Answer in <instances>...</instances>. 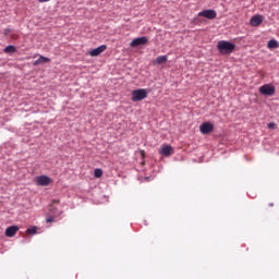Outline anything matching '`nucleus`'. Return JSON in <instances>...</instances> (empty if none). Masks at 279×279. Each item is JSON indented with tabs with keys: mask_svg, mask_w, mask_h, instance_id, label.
I'll return each instance as SVG.
<instances>
[{
	"mask_svg": "<svg viewBox=\"0 0 279 279\" xmlns=\"http://www.w3.org/2000/svg\"><path fill=\"white\" fill-rule=\"evenodd\" d=\"M217 49L223 56H226L228 53H232V51H234V49H236V46L230 41L220 40V41H218Z\"/></svg>",
	"mask_w": 279,
	"mask_h": 279,
	"instance_id": "1",
	"label": "nucleus"
},
{
	"mask_svg": "<svg viewBox=\"0 0 279 279\" xmlns=\"http://www.w3.org/2000/svg\"><path fill=\"white\" fill-rule=\"evenodd\" d=\"M259 94L265 97H274L276 95V87L271 84H265L259 87Z\"/></svg>",
	"mask_w": 279,
	"mask_h": 279,
	"instance_id": "2",
	"label": "nucleus"
},
{
	"mask_svg": "<svg viewBox=\"0 0 279 279\" xmlns=\"http://www.w3.org/2000/svg\"><path fill=\"white\" fill-rule=\"evenodd\" d=\"M132 101H143L147 99V89H135L132 92Z\"/></svg>",
	"mask_w": 279,
	"mask_h": 279,
	"instance_id": "3",
	"label": "nucleus"
},
{
	"mask_svg": "<svg viewBox=\"0 0 279 279\" xmlns=\"http://www.w3.org/2000/svg\"><path fill=\"white\" fill-rule=\"evenodd\" d=\"M198 16H204V19L213 21V19H217V11L213 9L204 10L198 13Z\"/></svg>",
	"mask_w": 279,
	"mask_h": 279,
	"instance_id": "4",
	"label": "nucleus"
},
{
	"mask_svg": "<svg viewBox=\"0 0 279 279\" xmlns=\"http://www.w3.org/2000/svg\"><path fill=\"white\" fill-rule=\"evenodd\" d=\"M215 130V124L210 122H204L199 126V132L203 134H210Z\"/></svg>",
	"mask_w": 279,
	"mask_h": 279,
	"instance_id": "5",
	"label": "nucleus"
},
{
	"mask_svg": "<svg viewBox=\"0 0 279 279\" xmlns=\"http://www.w3.org/2000/svg\"><path fill=\"white\" fill-rule=\"evenodd\" d=\"M147 43H149V38L145 36L137 37L131 41L130 47H141V45H147Z\"/></svg>",
	"mask_w": 279,
	"mask_h": 279,
	"instance_id": "6",
	"label": "nucleus"
},
{
	"mask_svg": "<svg viewBox=\"0 0 279 279\" xmlns=\"http://www.w3.org/2000/svg\"><path fill=\"white\" fill-rule=\"evenodd\" d=\"M36 182L38 186H49L51 178L47 175H40L36 178Z\"/></svg>",
	"mask_w": 279,
	"mask_h": 279,
	"instance_id": "7",
	"label": "nucleus"
},
{
	"mask_svg": "<svg viewBox=\"0 0 279 279\" xmlns=\"http://www.w3.org/2000/svg\"><path fill=\"white\" fill-rule=\"evenodd\" d=\"M106 49H108V47L106 45H101L98 48L90 50L89 56H92V58H97V56H101Z\"/></svg>",
	"mask_w": 279,
	"mask_h": 279,
	"instance_id": "8",
	"label": "nucleus"
},
{
	"mask_svg": "<svg viewBox=\"0 0 279 279\" xmlns=\"http://www.w3.org/2000/svg\"><path fill=\"white\" fill-rule=\"evenodd\" d=\"M16 232H19V227L11 226L5 229L4 234H5V236H9L10 239H12V236H14L16 234Z\"/></svg>",
	"mask_w": 279,
	"mask_h": 279,
	"instance_id": "9",
	"label": "nucleus"
},
{
	"mask_svg": "<svg viewBox=\"0 0 279 279\" xmlns=\"http://www.w3.org/2000/svg\"><path fill=\"white\" fill-rule=\"evenodd\" d=\"M159 154L161 156H171V154H173V147H171V145H165L160 148Z\"/></svg>",
	"mask_w": 279,
	"mask_h": 279,
	"instance_id": "10",
	"label": "nucleus"
},
{
	"mask_svg": "<svg viewBox=\"0 0 279 279\" xmlns=\"http://www.w3.org/2000/svg\"><path fill=\"white\" fill-rule=\"evenodd\" d=\"M260 23H263V16H260V15H254L251 19L252 27H258V25H260Z\"/></svg>",
	"mask_w": 279,
	"mask_h": 279,
	"instance_id": "11",
	"label": "nucleus"
},
{
	"mask_svg": "<svg viewBox=\"0 0 279 279\" xmlns=\"http://www.w3.org/2000/svg\"><path fill=\"white\" fill-rule=\"evenodd\" d=\"M47 62H51V59L40 56L38 60L34 61V66H38V64H47Z\"/></svg>",
	"mask_w": 279,
	"mask_h": 279,
	"instance_id": "12",
	"label": "nucleus"
},
{
	"mask_svg": "<svg viewBox=\"0 0 279 279\" xmlns=\"http://www.w3.org/2000/svg\"><path fill=\"white\" fill-rule=\"evenodd\" d=\"M168 58L167 56H159L154 61L155 64H165L167 62Z\"/></svg>",
	"mask_w": 279,
	"mask_h": 279,
	"instance_id": "13",
	"label": "nucleus"
},
{
	"mask_svg": "<svg viewBox=\"0 0 279 279\" xmlns=\"http://www.w3.org/2000/svg\"><path fill=\"white\" fill-rule=\"evenodd\" d=\"M268 49H278L279 47V44L277 40L275 39H271L268 41V45H267Z\"/></svg>",
	"mask_w": 279,
	"mask_h": 279,
	"instance_id": "14",
	"label": "nucleus"
},
{
	"mask_svg": "<svg viewBox=\"0 0 279 279\" xmlns=\"http://www.w3.org/2000/svg\"><path fill=\"white\" fill-rule=\"evenodd\" d=\"M16 51V47L10 45L4 48V53H14Z\"/></svg>",
	"mask_w": 279,
	"mask_h": 279,
	"instance_id": "15",
	"label": "nucleus"
},
{
	"mask_svg": "<svg viewBox=\"0 0 279 279\" xmlns=\"http://www.w3.org/2000/svg\"><path fill=\"white\" fill-rule=\"evenodd\" d=\"M94 175H95V178H101V175H104V170H101L99 168L95 169Z\"/></svg>",
	"mask_w": 279,
	"mask_h": 279,
	"instance_id": "16",
	"label": "nucleus"
},
{
	"mask_svg": "<svg viewBox=\"0 0 279 279\" xmlns=\"http://www.w3.org/2000/svg\"><path fill=\"white\" fill-rule=\"evenodd\" d=\"M37 230H38V229H37L36 227H32V228H29V229L26 230V233H27V234H36Z\"/></svg>",
	"mask_w": 279,
	"mask_h": 279,
	"instance_id": "17",
	"label": "nucleus"
},
{
	"mask_svg": "<svg viewBox=\"0 0 279 279\" xmlns=\"http://www.w3.org/2000/svg\"><path fill=\"white\" fill-rule=\"evenodd\" d=\"M12 40H19V35L16 33H11Z\"/></svg>",
	"mask_w": 279,
	"mask_h": 279,
	"instance_id": "18",
	"label": "nucleus"
},
{
	"mask_svg": "<svg viewBox=\"0 0 279 279\" xmlns=\"http://www.w3.org/2000/svg\"><path fill=\"white\" fill-rule=\"evenodd\" d=\"M268 130H276V123L274 122L268 123Z\"/></svg>",
	"mask_w": 279,
	"mask_h": 279,
	"instance_id": "19",
	"label": "nucleus"
},
{
	"mask_svg": "<svg viewBox=\"0 0 279 279\" xmlns=\"http://www.w3.org/2000/svg\"><path fill=\"white\" fill-rule=\"evenodd\" d=\"M12 35V29L7 28L4 29V36H11Z\"/></svg>",
	"mask_w": 279,
	"mask_h": 279,
	"instance_id": "20",
	"label": "nucleus"
},
{
	"mask_svg": "<svg viewBox=\"0 0 279 279\" xmlns=\"http://www.w3.org/2000/svg\"><path fill=\"white\" fill-rule=\"evenodd\" d=\"M53 221H54V218H53V217H48V218L46 219V223H53Z\"/></svg>",
	"mask_w": 279,
	"mask_h": 279,
	"instance_id": "21",
	"label": "nucleus"
},
{
	"mask_svg": "<svg viewBox=\"0 0 279 279\" xmlns=\"http://www.w3.org/2000/svg\"><path fill=\"white\" fill-rule=\"evenodd\" d=\"M39 3H47V1H50V0H37Z\"/></svg>",
	"mask_w": 279,
	"mask_h": 279,
	"instance_id": "22",
	"label": "nucleus"
},
{
	"mask_svg": "<svg viewBox=\"0 0 279 279\" xmlns=\"http://www.w3.org/2000/svg\"><path fill=\"white\" fill-rule=\"evenodd\" d=\"M142 158H145V150H141Z\"/></svg>",
	"mask_w": 279,
	"mask_h": 279,
	"instance_id": "23",
	"label": "nucleus"
},
{
	"mask_svg": "<svg viewBox=\"0 0 279 279\" xmlns=\"http://www.w3.org/2000/svg\"><path fill=\"white\" fill-rule=\"evenodd\" d=\"M52 204H60V201H52Z\"/></svg>",
	"mask_w": 279,
	"mask_h": 279,
	"instance_id": "24",
	"label": "nucleus"
},
{
	"mask_svg": "<svg viewBox=\"0 0 279 279\" xmlns=\"http://www.w3.org/2000/svg\"><path fill=\"white\" fill-rule=\"evenodd\" d=\"M57 217H60V213L57 215Z\"/></svg>",
	"mask_w": 279,
	"mask_h": 279,
	"instance_id": "25",
	"label": "nucleus"
}]
</instances>
